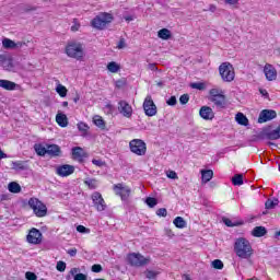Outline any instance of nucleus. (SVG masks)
Instances as JSON below:
<instances>
[{
  "label": "nucleus",
  "instance_id": "10",
  "mask_svg": "<svg viewBox=\"0 0 280 280\" xmlns=\"http://www.w3.org/2000/svg\"><path fill=\"white\" fill-rule=\"evenodd\" d=\"M91 198L96 211H106V201L104 200V197H102L101 192L94 191Z\"/></svg>",
  "mask_w": 280,
  "mask_h": 280
},
{
  "label": "nucleus",
  "instance_id": "11",
  "mask_svg": "<svg viewBox=\"0 0 280 280\" xmlns=\"http://www.w3.org/2000/svg\"><path fill=\"white\" fill-rule=\"evenodd\" d=\"M114 191L116 196H119L121 198V200H127L128 198H130V187L124 184L114 185Z\"/></svg>",
  "mask_w": 280,
  "mask_h": 280
},
{
  "label": "nucleus",
  "instance_id": "3",
  "mask_svg": "<svg viewBox=\"0 0 280 280\" xmlns=\"http://www.w3.org/2000/svg\"><path fill=\"white\" fill-rule=\"evenodd\" d=\"M127 262L129 266H133V268H141L150 264V257H144L139 253H130L127 255Z\"/></svg>",
  "mask_w": 280,
  "mask_h": 280
},
{
  "label": "nucleus",
  "instance_id": "59",
  "mask_svg": "<svg viewBox=\"0 0 280 280\" xmlns=\"http://www.w3.org/2000/svg\"><path fill=\"white\" fill-rule=\"evenodd\" d=\"M0 200H1V202H5V200H10V195H8V194L1 195Z\"/></svg>",
  "mask_w": 280,
  "mask_h": 280
},
{
  "label": "nucleus",
  "instance_id": "48",
  "mask_svg": "<svg viewBox=\"0 0 280 280\" xmlns=\"http://www.w3.org/2000/svg\"><path fill=\"white\" fill-rule=\"evenodd\" d=\"M77 231L78 233H85V234L91 233V230L84 225H78Z\"/></svg>",
  "mask_w": 280,
  "mask_h": 280
},
{
  "label": "nucleus",
  "instance_id": "57",
  "mask_svg": "<svg viewBox=\"0 0 280 280\" xmlns=\"http://www.w3.org/2000/svg\"><path fill=\"white\" fill-rule=\"evenodd\" d=\"M92 163L97 167H102V165H104V162H102V160H92Z\"/></svg>",
  "mask_w": 280,
  "mask_h": 280
},
{
  "label": "nucleus",
  "instance_id": "41",
  "mask_svg": "<svg viewBox=\"0 0 280 280\" xmlns=\"http://www.w3.org/2000/svg\"><path fill=\"white\" fill-rule=\"evenodd\" d=\"M212 268H214L215 270H222V268H224V262H222V260L220 259H214L211 262Z\"/></svg>",
  "mask_w": 280,
  "mask_h": 280
},
{
  "label": "nucleus",
  "instance_id": "8",
  "mask_svg": "<svg viewBox=\"0 0 280 280\" xmlns=\"http://www.w3.org/2000/svg\"><path fill=\"white\" fill-rule=\"evenodd\" d=\"M26 242L32 244L33 246H38V244H43V233L40 230L33 228L28 231L26 235Z\"/></svg>",
  "mask_w": 280,
  "mask_h": 280
},
{
  "label": "nucleus",
  "instance_id": "13",
  "mask_svg": "<svg viewBox=\"0 0 280 280\" xmlns=\"http://www.w3.org/2000/svg\"><path fill=\"white\" fill-rule=\"evenodd\" d=\"M118 112L122 117H126L127 119H130L132 117V106L128 104L126 101H120L118 103Z\"/></svg>",
  "mask_w": 280,
  "mask_h": 280
},
{
  "label": "nucleus",
  "instance_id": "33",
  "mask_svg": "<svg viewBox=\"0 0 280 280\" xmlns=\"http://www.w3.org/2000/svg\"><path fill=\"white\" fill-rule=\"evenodd\" d=\"M77 127L78 130L81 132V137H86V135H89L90 127L85 122H79Z\"/></svg>",
  "mask_w": 280,
  "mask_h": 280
},
{
  "label": "nucleus",
  "instance_id": "34",
  "mask_svg": "<svg viewBox=\"0 0 280 280\" xmlns=\"http://www.w3.org/2000/svg\"><path fill=\"white\" fill-rule=\"evenodd\" d=\"M34 150L38 156H45V154H47V147L43 144H35Z\"/></svg>",
  "mask_w": 280,
  "mask_h": 280
},
{
  "label": "nucleus",
  "instance_id": "25",
  "mask_svg": "<svg viewBox=\"0 0 280 280\" xmlns=\"http://www.w3.org/2000/svg\"><path fill=\"white\" fill-rule=\"evenodd\" d=\"M266 233H268V231L264 226H256L252 231L253 237H264V235H266Z\"/></svg>",
  "mask_w": 280,
  "mask_h": 280
},
{
  "label": "nucleus",
  "instance_id": "63",
  "mask_svg": "<svg viewBox=\"0 0 280 280\" xmlns=\"http://www.w3.org/2000/svg\"><path fill=\"white\" fill-rule=\"evenodd\" d=\"M149 69H150L151 71H156V65H155V63H150V65H149Z\"/></svg>",
  "mask_w": 280,
  "mask_h": 280
},
{
  "label": "nucleus",
  "instance_id": "28",
  "mask_svg": "<svg viewBox=\"0 0 280 280\" xmlns=\"http://www.w3.org/2000/svg\"><path fill=\"white\" fill-rule=\"evenodd\" d=\"M158 36L162 40H170L172 38V32L167 28H162L158 32Z\"/></svg>",
  "mask_w": 280,
  "mask_h": 280
},
{
  "label": "nucleus",
  "instance_id": "44",
  "mask_svg": "<svg viewBox=\"0 0 280 280\" xmlns=\"http://www.w3.org/2000/svg\"><path fill=\"white\" fill-rule=\"evenodd\" d=\"M145 277L147 279H156V277H159V271L147 270Z\"/></svg>",
  "mask_w": 280,
  "mask_h": 280
},
{
  "label": "nucleus",
  "instance_id": "46",
  "mask_svg": "<svg viewBox=\"0 0 280 280\" xmlns=\"http://www.w3.org/2000/svg\"><path fill=\"white\" fill-rule=\"evenodd\" d=\"M156 215H159L160 218H167V209L165 208L158 209Z\"/></svg>",
  "mask_w": 280,
  "mask_h": 280
},
{
  "label": "nucleus",
  "instance_id": "5",
  "mask_svg": "<svg viewBox=\"0 0 280 280\" xmlns=\"http://www.w3.org/2000/svg\"><path fill=\"white\" fill-rule=\"evenodd\" d=\"M108 23H113V15L110 13H100L91 21L94 30H104Z\"/></svg>",
  "mask_w": 280,
  "mask_h": 280
},
{
  "label": "nucleus",
  "instance_id": "9",
  "mask_svg": "<svg viewBox=\"0 0 280 280\" xmlns=\"http://www.w3.org/2000/svg\"><path fill=\"white\" fill-rule=\"evenodd\" d=\"M143 110L147 117H154V115H156V105L152 100V95H147V97L144 98Z\"/></svg>",
  "mask_w": 280,
  "mask_h": 280
},
{
  "label": "nucleus",
  "instance_id": "15",
  "mask_svg": "<svg viewBox=\"0 0 280 280\" xmlns=\"http://www.w3.org/2000/svg\"><path fill=\"white\" fill-rule=\"evenodd\" d=\"M264 73L268 82H275L277 80V69L270 63H266L264 67Z\"/></svg>",
  "mask_w": 280,
  "mask_h": 280
},
{
  "label": "nucleus",
  "instance_id": "60",
  "mask_svg": "<svg viewBox=\"0 0 280 280\" xmlns=\"http://www.w3.org/2000/svg\"><path fill=\"white\" fill-rule=\"evenodd\" d=\"M79 272H80V269H78V268H72L70 270V275H72V277H75V275H80Z\"/></svg>",
  "mask_w": 280,
  "mask_h": 280
},
{
  "label": "nucleus",
  "instance_id": "26",
  "mask_svg": "<svg viewBox=\"0 0 280 280\" xmlns=\"http://www.w3.org/2000/svg\"><path fill=\"white\" fill-rule=\"evenodd\" d=\"M213 178L212 170H201V180L202 183H209Z\"/></svg>",
  "mask_w": 280,
  "mask_h": 280
},
{
  "label": "nucleus",
  "instance_id": "53",
  "mask_svg": "<svg viewBox=\"0 0 280 280\" xmlns=\"http://www.w3.org/2000/svg\"><path fill=\"white\" fill-rule=\"evenodd\" d=\"M166 104H167L168 106H176V104H177L176 96H171V97L166 101Z\"/></svg>",
  "mask_w": 280,
  "mask_h": 280
},
{
  "label": "nucleus",
  "instance_id": "19",
  "mask_svg": "<svg viewBox=\"0 0 280 280\" xmlns=\"http://www.w3.org/2000/svg\"><path fill=\"white\" fill-rule=\"evenodd\" d=\"M0 89H4V91H14L16 89V83L10 80L0 79Z\"/></svg>",
  "mask_w": 280,
  "mask_h": 280
},
{
  "label": "nucleus",
  "instance_id": "14",
  "mask_svg": "<svg viewBox=\"0 0 280 280\" xmlns=\"http://www.w3.org/2000/svg\"><path fill=\"white\" fill-rule=\"evenodd\" d=\"M277 117V112L272 109H264L260 112L258 117V124H266V121H271Z\"/></svg>",
  "mask_w": 280,
  "mask_h": 280
},
{
  "label": "nucleus",
  "instance_id": "20",
  "mask_svg": "<svg viewBox=\"0 0 280 280\" xmlns=\"http://www.w3.org/2000/svg\"><path fill=\"white\" fill-rule=\"evenodd\" d=\"M46 154H49V156H60V147L58 144L46 145Z\"/></svg>",
  "mask_w": 280,
  "mask_h": 280
},
{
  "label": "nucleus",
  "instance_id": "27",
  "mask_svg": "<svg viewBox=\"0 0 280 280\" xmlns=\"http://www.w3.org/2000/svg\"><path fill=\"white\" fill-rule=\"evenodd\" d=\"M72 156L73 159H77V161H82V159H84V150L80 147L73 148Z\"/></svg>",
  "mask_w": 280,
  "mask_h": 280
},
{
  "label": "nucleus",
  "instance_id": "29",
  "mask_svg": "<svg viewBox=\"0 0 280 280\" xmlns=\"http://www.w3.org/2000/svg\"><path fill=\"white\" fill-rule=\"evenodd\" d=\"M120 70L121 66L119 63L115 61L107 63V71H109V73H119Z\"/></svg>",
  "mask_w": 280,
  "mask_h": 280
},
{
  "label": "nucleus",
  "instance_id": "43",
  "mask_svg": "<svg viewBox=\"0 0 280 280\" xmlns=\"http://www.w3.org/2000/svg\"><path fill=\"white\" fill-rule=\"evenodd\" d=\"M191 89H196L197 91H205V89H207V86L205 85V83L202 82H195L190 84Z\"/></svg>",
  "mask_w": 280,
  "mask_h": 280
},
{
  "label": "nucleus",
  "instance_id": "7",
  "mask_svg": "<svg viewBox=\"0 0 280 280\" xmlns=\"http://www.w3.org/2000/svg\"><path fill=\"white\" fill-rule=\"evenodd\" d=\"M28 206L37 218H45V215H47V206L37 198H31L28 200Z\"/></svg>",
  "mask_w": 280,
  "mask_h": 280
},
{
  "label": "nucleus",
  "instance_id": "36",
  "mask_svg": "<svg viewBox=\"0 0 280 280\" xmlns=\"http://www.w3.org/2000/svg\"><path fill=\"white\" fill-rule=\"evenodd\" d=\"M268 139L277 140L280 139V126L267 133Z\"/></svg>",
  "mask_w": 280,
  "mask_h": 280
},
{
  "label": "nucleus",
  "instance_id": "22",
  "mask_svg": "<svg viewBox=\"0 0 280 280\" xmlns=\"http://www.w3.org/2000/svg\"><path fill=\"white\" fill-rule=\"evenodd\" d=\"M92 121L94 126H96V128H100L101 130H106V121H104V118H102V116L95 115L92 118Z\"/></svg>",
  "mask_w": 280,
  "mask_h": 280
},
{
  "label": "nucleus",
  "instance_id": "35",
  "mask_svg": "<svg viewBox=\"0 0 280 280\" xmlns=\"http://www.w3.org/2000/svg\"><path fill=\"white\" fill-rule=\"evenodd\" d=\"M56 93H58L60 97H67L68 90L65 85L58 83L56 86Z\"/></svg>",
  "mask_w": 280,
  "mask_h": 280
},
{
  "label": "nucleus",
  "instance_id": "37",
  "mask_svg": "<svg viewBox=\"0 0 280 280\" xmlns=\"http://www.w3.org/2000/svg\"><path fill=\"white\" fill-rule=\"evenodd\" d=\"M232 183L235 186L244 185V176L242 174H236L234 177H232Z\"/></svg>",
  "mask_w": 280,
  "mask_h": 280
},
{
  "label": "nucleus",
  "instance_id": "62",
  "mask_svg": "<svg viewBox=\"0 0 280 280\" xmlns=\"http://www.w3.org/2000/svg\"><path fill=\"white\" fill-rule=\"evenodd\" d=\"M259 93H260V95H262V97H268V91L267 90L260 89Z\"/></svg>",
  "mask_w": 280,
  "mask_h": 280
},
{
  "label": "nucleus",
  "instance_id": "45",
  "mask_svg": "<svg viewBox=\"0 0 280 280\" xmlns=\"http://www.w3.org/2000/svg\"><path fill=\"white\" fill-rule=\"evenodd\" d=\"M145 203L148 205V207H150L152 209V208L156 207L158 201L155 198L149 197V198H147Z\"/></svg>",
  "mask_w": 280,
  "mask_h": 280
},
{
  "label": "nucleus",
  "instance_id": "24",
  "mask_svg": "<svg viewBox=\"0 0 280 280\" xmlns=\"http://www.w3.org/2000/svg\"><path fill=\"white\" fill-rule=\"evenodd\" d=\"M235 121L238 124V126H248V118L244 113H237L235 115Z\"/></svg>",
  "mask_w": 280,
  "mask_h": 280
},
{
  "label": "nucleus",
  "instance_id": "49",
  "mask_svg": "<svg viewBox=\"0 0 280 280\" xmlns=\"http://www.w3.org/2000/svg\"><path fill=\"white\" fill-rule=\"evenodd\" d=\"M167 178H171L172 180H177L178 174H176L174 171H167L166 172Z\"/></svg>",
  "mask_w": 280,
  "mask_h": 280
},
{
  "label": "nucleus",
  "instance_id": "40",
  "mask_svg": "<svg viewBox=\"0 0 280 280\" xmlns=\"http://www.w3.org/2000/svg\"><path fill=\"white\" fill-rule=\"evenodd\" d=\"M279 205V199H268L265 202L266 209H275Z\"/></svg>",
  "mask_w": 280,
  "mask_h": 280
},
{
  "label": "nucleus",
  "instance_id": "31",
  "mask_svg": "<svg viewBox=\"0 0 280 280\" xmlns=\"http://www.w3.org/2000/svg\"><path fill=\"white\" fill-rule=\"evenodd\" d=\"M11 167L12 170H15V172H22L24 170H27V165H25V162L21 161L12 162Z\"/></svg>",
  "mask_w": 280,
  "mask_h": 280
},
{
  "label": "nucleus",
  "instance_id": "58",
  "mask_svg": "<svg viewBox=\"0 0 280 280\" xmlns=\"http://www.w3.org/2000/svg\"><path fill=\"white\" fill-rule=\"evenodd\" d=\"M74 280H86V276H84L83 273L75 275Z\"/></svg>",
  "mask_w": 280,
  "mask_h": 280
},
{
  "label": "nucleus",
  "instance_id": "42",
  "mask_svg": "<svg viewBox=\"0 0 280 280\" xmlns=\"http://www.w3.org/2000/svg\"><path fill=\"white\" fill-rule=\"evenodd\" d=\"M209 95H210V100L213 97H218V96L222 95V90H220L218 88H213L209 91Z\"/></svg>",
  "mask_w": 280,
  "mask_h": 280
},
{
  "label": "nucleus",
  "instance_id": "52",
  "mask_svg": "<svg viewBox=\"0 0 280 280\" xmlns=\"http://www.w3.org/2000/svg\"><path fill=\"white\" fill-rule=\"evenodd\" d=\"M73 25L71 26V32H78L80 30V22L77 19L73 20Z\"/></svg>",
  "mask_w": 280,
  "mask_h": 280
},
{
  "label": "nucleus",
  "instance_id": "54",
  "mask_svg": "<svg viewBox=\"0 0 280 280\" xmlns=\"http://www.w3.org/2000/svg\"><path fill=\"white\" fill-rule=\"evenodd\" d=\"M117 48H118V49H126V39H125V38H121V39L118 42Z\"/></svg>",
  "mask_w": 280,
  "mask_h": 280
},
{
  "label": "nucleus",
  "instance_id": "64",
  "mask_svg": "<svg viewBox=\"0 0 280 280\" xmlns=\"http://www.w3.org/2000/svg\"><path fill=\"white\" fill-rule=\"evenodd\" d=\"M1 159H8V154H5L1 149H0V160Z\"/></svg>",
  "mask_w": 280,
  "mask_h": 280
},
{
  "label": "nucleus",
  "instance_id": "2",
  "mask_svg": "<svg viewBox=\"0 0 280 280\" xmlns=\"http://www.w3.org/2000/svg\"><path fill=\"white\" fill-rule=\"evenodd\" d=\"M66 55L68 58H74V60H82L84 58V46L82 43L72 40L66 46Z\"/></svg>",
  "mask_w": 280,
  "mask_h": 280
},
{
  "label": "nucleus",
  "instance_id": "6",
  "mask_svg": "<svg viewBox=\"0 0 280 280\" xmlns=\"http://www.w3.org/2000/svg\"><path fill=\"white\" fill-rule=\"evenodd\" d=\"M129 150L136 156H145L148 152V144L141 139H133L129 142Z\"/></svg>",
  "mask_w": 280,
  "mask_h": 280
},
{
  "label": "nucleus",
  "instance_id": "18",
  "mask_svg": "<svg viewBox=\"0 0 280 280\" xmlns=\"http://www.w3.org/2000/svg\"><path fill=\"white\" fill-rule=\"evenodd\" d=\"M0 65L1 67H3L5 71H12L14 67L12 65V57H10V55H7V54L0 55Z\"/></svg>",
  "mask_w": 280,
  "mask_h": 280
},
{
  "label": "nucleus",
  "instance_id": "21",
  "mask_svg": "<svg viewBox=\"0 0 280 280\" xmlns=\"http://www.w3.org/2000/svg\"><path fill=\"white\" fill-rule=\"evenodd\" d=\"M210 102H213L214 105L220 108H224V104H226V96H224V94H220L219 96L210 98Z\"/></svg>",
  "mask_w": 280,
  "mask_h": 280
},
{
  "label": "nucleus",
  "instance_id": "32",
  "mask_svg": "<svg viewBox=\"0 0 280 280\" xmlns=\"http://www.w3.org/2000/svg\"><path fill=\"white\" fill-rule=\"evenodd\" d=\"M8 189L11 194H21V185L16 182L9 183Z\"/></svg>",
  "mask_w": 280,
  "mask_h": 280
},
{
  "label": "nucleus",
  "instance_id": "1",
  "mask_svg": "<svg viewBox=\"0 0 280 280\" xmlns=\"http://www.w3.org/2000/svg\"><path fill=\"white\" fill-rule=\"evenodd\" d=\"M234 253L238 259H250L255 255V249L246 237H238L234 241Z\"/></svg>",
  "mask_w": 280,
  "mask_h": 280
},
{
  "label": "nucleus",
  "instance_id": "47",
  "mask_svg": "<svg viewBox=\"0 0 280 280\" xmlns=\"http://www.w3.org/2000/svg\"><path fill=\"white\" fill-rule=\"evenodd\" d=\"M57 270L59 272H65V270H67V264L65 261H58L57 262Z\"/></svg>",
  "mask_w": 280,
  "mask_h": 280
},
{
  "label": "nucleus",
  "instance_id": "12",
  "mask_svg": "<svg viewBox=\"0 0 280 280\" xmlns=\"http://www.w3.org/2000/svg\"><path fill=\"white\" fill-rule=\"evenodd\" d=\"M73 172H75V166L69 164H63L56 167V174L58 176H61V178H67V176H71Z\"/></svg>",
  "mask_w": 280,
  "mask_h": 280
},
{
  "label": "nucleus",
  "instance_id": "17",
  "mask_svg": "<svg viewBox=\"0 0 280 280\" xmlns=\"http://www.w3.org/2000/svg\"><path fill=\"white\" fill-rule=\"evenodd\" d=\"M25 45L24 42H14L10 38H3L2 39V47L3 49H21Z\"/></svg>",
  "mask_w": 280,
  "mask_h": 280
},
{
  "label": "nucleus",
  "instance_id": "23",
  "mask_svg": "<svg viewBox=\"0 0 280 280\" xmlns=\"http://www.w3.org/2000/svg\"><path fill=\"white\" fill-rule=\"evenodd\" d=\"M56 121L61 128H67V126H69V120L67 119V115L65 114L58 113L56 115Z\"/></svg>",
  "mask_w": 280,
  "mask_h": 280
},
{
  "label": "nucleus",
  "instance_id": "55",
  "mask_svg": "<svg viewBox=\"0 0 280 280\" xmlns=\"http://www.w3.org/2000/svg\"><path fill=\"white\" fill-rule=\"evenodd\" d=\"M102 270V265H93L92 272H100Z\"/></svg>",
  "mask_w": 280,
  "mask_h": 280
},
{
  "label": "nucleus",
  "instance_id": "50",
  "mask_svg": "<svg viewBox=\"0 0 280 280\" xmlns=\"http://www.w3.org/2000/svg\"><path fill=\"white\" fill-rule=\"evenodd\" d=\"M25 278H26L27 280H36V279H38V277L36 276V273H34V272H32V271H27V272L25 273Z\"/></svg>",
  "mask_w": 280,
  "mask_h": 280
},
{
  "label": "nucleus",
  "instance_id": "39",
  "mask_svg": "<svg viewBox=\"0 0 280 280\" xmlns=\"http://www.w3.org/2000/svg\"><path fill=\"white\" fill-rule=\"evenodd\" d=\"M84 184L89 187V189H97L100 186V183H97V179H86Z\"/></svg>",
  "mask_w": 280,
  "mask_h": 280
},
{
  "label": "nucleus",
  "instance_id": "30",
  "mask_svg": "<svg viewBox=\"0 0 280 280\" xmlns=\"http://www.w3.org/2000/svg\"><path fill=\"white\" fill-rule=\"evenodd\" d=\"M173 224L176 226V229H186L187 228V221L183 219V217H177L174 219Z\"/></svg>",
  "mask_w": 280,
  "mask_h": 280
},
{
  "label": "nucleus",
  "instance_id": "4",
  "mask_svg": "<svg viewBox=\"0 0 280 280\" xmlns=\"http://www.w3.org/2000/svg\"><path fill=\"white\" fill-rule=\"evenodd\" d=\"M219 73L223 82H233L235 80V68L230 62H223L219 67Z\"/></svg>",
  "mask_w": 280,
  "mask_h": 280
},
{
  "label": "nucleus",
  "instance_id": "38",
  "mask_svg": "<svg viewBox=\"0 0 280 280\" xmlns=\"http://www.w3.org/2000/svg\"><path fill=\"white\" fill-rule=\"evenodd\" d=\"M223 222L225 224V226H242V224H244V221H233L231 219H223Z\"/></svg>",
  "mask_w": 280,
  "mask_h": 280
},
{
  "label": "nucleus",
  "instance_id": "61",
  "mask_svg": "<svg viewBox=\"0 0 280 280\" xmlns=\"http://www.w3.org/2000/svg\"><path fill=\"white\" fill-rule=\"evenodd\" d=\"M68 254L70 255V257H75V255L78 254V249L73 248V249H70L68 252Z\"/></svg>",
  "mask_w": 280,
  "mask_h": 280
},
{
  "label": "nucleus",
  "instance_id": "56",
  "mask_svg": "<svg viewBox=\"0 0 280 280\" xmlns=\"http://www.w3.org/2000/svg\"><path fill=\"white\" fill-rule=\"evenodd\" d=\"M228 5H237L240 0H224Z\"/></svg>",
  "mask_w": 280,
  "mask_h": 280
},
{
  "label": "nucleus",
  "instance_id": "51",
  "mask_svg": "<svg viewBox=\"0 0 280 280\" xmlns=\"http://www.w3.org/2000/svg\"><path fill=\"white\" fill-rule=\"evenodd\" d=\"M189 102V94H184L179 97V103L185 105Z\"/></svg>",
  "mask_w": 280,
  "mask_h": 280
},
{
  "label": "nucleus",
  "instance_id": "16",
  "mask_svg": "<svg viewBox=\"0 0 280 280\" xmlns=\"http://www.w3.org/2000/svg\"><path fill=\"white\" fill-rule=\"evenodd\" d=\"M199 115L205 121H213L215 117V113H213V109L209 106H202L199 110Z\"/></svg>",
  "mask_w": 280,
  "mask_h": 280
}]
</instances>
